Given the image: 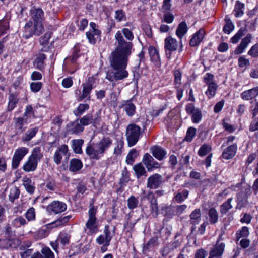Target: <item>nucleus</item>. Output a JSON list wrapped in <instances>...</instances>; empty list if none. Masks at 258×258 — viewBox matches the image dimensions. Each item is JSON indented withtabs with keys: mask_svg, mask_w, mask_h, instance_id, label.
<instances>
[{
	"mask_svg": "<svg viewBox=\"0 0 258 258\" xmlns=\"http://www.w3.org/2000/svg\"><path fill=\"white\" fill-rule=\"evenodd\" d=\"M245 28H241L237 33L231 38V42L234 44L237 43L239 39L245 35Z\"/></svg>",
	"mask_w": 258,
	"mask_h": 258,
	"instance_id": "54",
	"label": "nucleus"
},
{
	"mask_svg": "<svg viewBox=\"0 0 258 258\" xmlns=\"http://www.w3.org/2000/svg\"><path fill=\"white\" fill-rule=\"evenodd\" d=\"M110 137H103L99 142L90 143L86 149V153L90 159L98 160L103 156L106 151L112 145Z\"/></svg>",
	"mask_w": 258,
	"mask_h": 258,
	"instance_id": "2",
	"label": "nucleus"
},
{
	"mask_svg": "<svg viewBox=\"0 0 258 258\" xmlns=\"http://www.w3.org/2000/svg\"><path fill=\"white\" fill-rule=\"evenodd\" d=\"M190 224L195 225L199 224L201 218V213L200 209H196L190 215Z\"/></svg>",
	"mask_w": 258,
	"mask_h": 258,
	"instance_id": "37",
	"label": "nucleus"
},
{
	"mask_svg": "<svg viewBox=\"0 0 258 258\" xmlns=\"http://www.w3.org/2000/svg\"><path fill=\"white\" fill-rule=\"evenodd\" d=\"M245 5L239 1H236L234 9V16L235 17H239L244 14Z\"/></svg>",
	"mask_w": 258,
	"mask_h": 258,
	"instance_id": "36",
	"label": "nucleus"
},
{
	"mask_svg": "<svg viewBox=\"0 0 258 258\" xmlns=\"http://www.w3.org/2000/svg\"><path fill=\"white\" fill-rule=\"evenodd\" d=\"M122 107L128 116L132 117L135 115L136 107L132 102V99L125 101L122 105Z\"/></svg>",
	"mask_w": 258,
	"mask_h": 258,
	"instance_id": "30",
	"label": "nucleus"
},
{
	"mask_svg": "<svg viewBox=\"0 0 258 258\" xmlns=\"http://www.w3.org/2000/svg\"><path fill=\"white\" fill-rule=\"evenodd\" d=\"M115 38L116 48L109 57L110 66L114 71L107 73L106 77L110 82L122 80L128 76L125 69L133 47V44L126 41L119 31L116 33Z\"/></svg>",
	"mask_w": 258,
	"mask_h": 258,
	"instance_id": "1",
	"label": "nucleus"
},
{
	"mask_svg": "<svg viewBox=\"0 0 258 258\" xmlns=\"http://www.w3.org/2000/svg\"><path fill=\"white\" fill-rule=\"evenodd\" d=\"M207 85L208 87L207 91L206 92V94L209 98H211L216 94L218 86L215 83H211Z\"/></svg>",
	"mask_w": 258,
	"mask_h": 258,
	"instance_id": "47",
	"label": "nucleus"
},
{
	"mask_svg": "<svg viewBox=\"0 0 258 258\" xmlns=\"http://www.w3.org/2000/svg\"><path fill=\"white\" fill-rule=\"evenodd\" d=\"M196 129L193 127H190L187 130L185 140L187 142H191L196 136Z\"/></svg>",
	"mask_w": 258,
	"mask_h": 258,
	"instance_id": "58",
	"label": "nucleus"
},
{
	"mask_svg": "<svg viewBox=\"0 0 258 258\" xmlns=\"http://www.w3.org/2000/svg\"><path fill=\"white\" fill-rule=\"evenodd\" d=\"M51 32L48 31L39 38V42L41 45H48L49 40L51 37Z\"/></svg>",
	"mask_w": 258,
	"mask_h": 258,
	"instance_id": "61",
	"label": "nucleus"
},
{
	"mask_svg": "<svg viewBox=\"0 0 258 258\" xmlns=\"http://www.w3.org/2000/svg\"><path fill=\"white\" fill-rule=\"evenodd\" d=\"M211 150L210 145L204 144L200 147L198 154L200 156H204L208 154Z\"/></svg>",
	"mask_w": 258,
	"mask_h": 258,
	"instance_id": "56",
	"label": "nucleus"
},
{
	"mask_svg": "<svg viewBox=\"0 0 258 258\" xmlns=\"http://www.w3.org/2000/svg\"><path fill=\"white\" fill-rule=\"evenodd\" d=\"M101 120V117L98 114L94 117L91 113H88L79 119L83 127L90 124H93L94 126H95L100 124Z\"/></svg>",
	"mask_w": 258,
	"mask_h": 258,
	"instance_id": "13",
	"label": "nucleus"
},
{
	"mask_svg": "<svg viewBox=\"0 0 258 258\" xmlns=\"http://www.w3.org/2000/svg\"><path fill=\"white\" fill-rule=\"evenodd\" d=\"M248 54L253 58L258 57V42L251 47Z\"/></svg>",
	"mask_w": 258,
	"mask_h": 258,
	"instance_id": "64",
	"label": "nucleus"
},
{
	"mask_svg": "<svg viewBox=\"0 0 258 258\" xmlns=\"http://www.w3.org/2000/svg\"><path fill=\"white\" fill-rule=\"evenodd\" d=\"M77 25L79 30L83 31L88 25V21L85 18L82 19L80 21L78 19Z\"/></svg>",
	"mask_w": 258,
	"mask_h": 258,
	"instance_id": "62",
	"label": "nucleus"
},
{
	"mask_svg": "<svg viewBox=\"0 0 258 258\" xmlns=\"http://www.w3.org/2000/svg\"><path fill=\"white\" fill-rule=\"evenodd\" d=\"M142 161L148 171L160 168L161 167V164L149 153H146L144 155Z\"/></svg>",
	"mask_w": 258,
	"mask_h": 258,
	"instance_id": "15",
	"label": "nucleus"
},
{
	"mask_svg": "<svg viewBox=\"0 0 258 258\" xmlns=\"http://www.w3.org/2000/svg\"><path fill=\"white\" fill-rule=\"evenodd\" d=\"M139 155L138 151L135 149H132L128 153L126 159V162L127 164L133 165L136 158Z\"/></svg>",
	"mask_w": 258,
	"mask_h": 258,
	"instance_id": "43",
	"label": "nucleus"
},
{
	"mask_svg": "<svg viewBox=\"0 0 258 258\" xmlns=\"http://www.w3.org/2000/svg\"><path fill=\"white\" fill-rule=\"evenodd\" d=\"M133 169L137 178L139 179L142 176H147L145 168L141 163L134 165Z\"/></svg>",
	"mask_w": 258,
	"mask_h": 258,
	"instance_id": "38",
	"label": "nucleus"
},
{
	"mask_svg": "<svg viewBox=\"0 0 258 258\" xmlns=\"http://www.w3.org/2000/svg\"><path fill=\"white\" fill-rule=\"evenodd\" d=\"M97 207L90 205L88 211V219L86 223L85 231L88 235H92L99 231V223L96 217Z\"/></svg>",
	"mask_w": 258,
	"mask_h": 258,
	"instance_id": "3",
	"label": "nucleus"
},
{
	"mask_svg": "<svg viewBox=\"0 0 258 258\" xmlns=\"http://www.w3.org/2000/svg\"><path fill=\"white\" fill-rule=\"evenodd\" d=\"M23 185L26 191L30 195L34 193L35 190V183L29 177L25 176L22 179Z\"/></svg>",
	"mask_w": 258,
	"mask_h": 258,
	"instance_id": "28",
	"label": "nucleus"
},
{
	"mask_svg": "<svg viewBox=\"0 0 258 258\" xmlns=\"http://www.w3.org/2000/svg\"><path fill=\"white\" fill-rule=\"evenodd\" d=\"M80 51V45L79 43H77L73 48L72 55L70 57L66 58V63H69V61L73 65L75 68L73 69H69V73H74L78 68V64L77 62V59L79 57V53Z\"/></svg>",
	"mask_w": 258,
	"mask_h": 258,
	"instance_id": "12",
	"label": "nucleus"
},
{
	"mask_svg": "<svg viewBox=\"0 0 258 258\" xmlns=\"http://www.w3.org/2000/svg\"><path fill=\"white\" fill-rule=\"evenodd\" d=\"M162 182V176L159 174L155 173L148 178L147 187L150 189H157L160 186Z\"/></svg>",
	"mask_w": 258,
	"mask_h": 258,
	"instance_id": "16",
	"label": "nucleus"
},
{
	"mask_svg": "<svg viewBox=\"0 0 258 258\" xmlns=\"http://www.w3.org/2000/svg\"><path fill=\"white\" fill-rule=\"evenodd\" d=\"M67 208V204L59 201H53L46 207L47 211L50 214H57L64 212Z\"/></svg>",
	"mask_w": 258,
	"mask_h": 258,
	"instance_id": "11",
	"label": "nucleus"
},
{
	"mask_svg": "<svg viewBox=\"0 0 258 258\" xmlns=\"http://www.w3.org/2000/svg\"><path fill=\"white\" fill-rule=\"evenodd\" d=\"M151 151L153 156L159 161L162 160L167 154L164 148L157 146L151 147Z\"/></svg>",
	"mask_w": 258,
	"mask_h": 258,
	"instance_id": "24",
	"label": "nucleus"
},
{
	"mask_svg": "<svg viewBox=\"0 0 258 258\" xmlns=\"http://www.w3.org/2000/svg\"><path fill=\"white\" fill-rule=\"evenodd\" d=\"M258 95V87L246 90L240 94L241 98L244 100H250Z\"/></svg>",
	"mask_w": 258,
	"mask_h": 258,
	"instance_id": "26",
	"label": "nucleus"
},
{
	"mask_svg": "<svg viewBox=\"0 0 258 258\" xmlns=\"http://www.w3.org/2000/svg\"><path fill=\"white\" fill-rule=\"evenodd\" d=\"M90 29L86 33L89 42L92 44L96 43L97 39L101 36V31L99 26L94 22L90 23Z\"/></svg>",
	"mask_w": 258,
	"mask_h": 258,
	"instance_id": "10",
	"label": "nucleus"
},
{
	"mask_svg": "<svg viewBox=\"0 0 258 258\" xmlns=\"http://www.w3.org/2000/svg\"><path fill=\"white\" fill-rule=\"evenodd\" d=\"M83 139H74L72 140V148L75 153L81 154L83 152L82 146L84 144Z\"/></svg>",
	"mask_w": 258,
	"mask_h": 258,
	"instance_id": "40",
	"label": "nucleus"
},
{
	"mask_svg": "<svg viewBox=\"0 0 258 258\" xmlns=\"http://www.w3.org/2000/svg\"><path fill=\"white\" fill-rule=\"evenodd\" d=\"M29 149L26 147H19L14 152L12 158V168L16 169L19 167L21 161L28 153Z\"/></svg>",
	"mask_w": 258,
	"mask_h": 258,
	"instance_id": "9",
	"label": "nucleus"
},
{
	"mask_svg": "<svg viewBox=\"0 0 258 258\" xmlns=\"http://www.w3.org/2000/svg\"><path fill=\"white\" fill-rule=\"evenodd\" d=\"M83 87L82 91L80 90L75 91V95L77 98V100L79 102L83 101L84 99H86L87 100H90L91 96L90 94L92 89L91 87L82 85Z\"/></svg>",
	"mask_w": 258,
	"mask_h": 258,
	"instance_id": "17",
	"label": "nucleus"
},
{
	"mask_svg": "<svg viewBox=\"0 0 258 258\" xmlns=\"http://www.w3.org/2000/svg\"><path fill=\"white\" fill-rule=\"evenodd\" d=\"M30 14L33 22L42 23L44 20V13L41 8L33 6L30 10Z\"/></svg>",
	"mask_w": 258,
	"mask_h": 258,
	"instance_id": "21",
	"label": "nucleus"
},
{
	"mask_svg": "<svg viewBox=\"0 0 258 258\" xmlns=\"http://www.w3.org/2000/svg\"><path fill=\"white\" fill-rule=\"evenodd\" d=\"M27 222L25 219L22 217L19 216L15 218L12 222V225L16 228H20L27 224Z\"/></svg>",
	"mask_w": 258,
	"mask_h": 258,
	"instance_id": "46",
	"label": "nucleus"
},
{
	"mask_svg": "<svg viewBox=\"0 0 258 258\" xmlns=\"http://www.w3.org/2000/svg\"><path fill=\"white\" fill-rule=\"evenodd\" d=\"M20 194V190L16 186L11 188L9 196L10 201L13 203L16 199H17L19 198Z\"/></svg>",
	"mask_w": 258,
	"mask_h": 258,
	"instance_id": "53",
	"label": "nucleus"
},
{
	"mask_svg": "<svg viewBox=\"0 0 258 258\" xmlns=\"http://www.w3.org/2000/svg\"><path fill=\"white\" fill-rule=\"evenodd\" d=\"M123 146L124 141L122 140L117 141L114 150V154L116 156L120 155L122 153Z\"/></svg>",
	"mask_w": 258,
	"mask_h": 258,
	"instance_id": "57",
	"label": "nucleus"
},
{
	"mask_svg": "<svg viewBox=\"0 0 258 258\" xmlns=\"http://www.w3.org/2000/svg\"><path fill=\"white\" fill-rule=\"evenodd\" d=\"M115 19L118 22H121L126 20V15L125 12L122 10H118L115 12Z\"/></svg>",
	"mask_w": 258,
	"mask_h": 258,
	"instance_id": "63",
	"label": "nucleus"
},
{
	"mask_svg": "<svg viewBox=\"0 0 258 258\" xmlns=\"http://www.w3.org/2000/svg\"><path fill=\"white\" fill-rule=\"evenodd\" d=\"M9 29V23L7 19L0 20V37L6 34Z\"/></svg>",
	"mask_w": 258,
	"mask_h": 258,
	"instance_id": "44",
	"label": "nucleus"
},
{
	"mask_svg": "<svg viewBox=\"0 0 258 258\" xmlns=\"http://www.w3.org/2000/svg\"><path fill=\"white\" fill-rule=\"evenodd\" d=\"M18 95L16 93H11L9 96V102L7 110L11 112L17 106L19 102Z\"/></svg>",
	"mask_w": 258,
	"mask_h": 258,
	"instance_id": "32",
	"label": "nucleus"
},
{
	"mask_svg": "<svg viewBox=\"0 0 258 258\" xmlns=\"http://www.w3.org/2000/svg\"><path fill=\"white\" fill-rule=\"evenodd\" d=\"M232 201V198H229L227 201L224 202L220 206V212L221 214L223 215L226 214L229 209L232 208L231 202Z\"/></svg>",
	"mask_w": 258,
	"mask_h": 258,
	"instance_id": "52",
	"label": "nucleus"
},
{
	"mask_svg": "<svg viewBox=\"0 0 258 258\" xmlns=\"http://www.w3.org/2000/svg\"><path fill=\"white\" fill-rule=\"evenodd\" d=\"M225 24L223 28V31L225 33L229 34L234 28L233 23L230 18L226 17L225 18Z\"/></svg>",
	"mask_w": 258,
	"mask_h": 258,
	"instance_id": "45",
	"label": "nucleus"
},
{
	"mask_svg": "<svg viewBox=\"0 0 258 258\" xmlns=\"http://www.w3.org/2000/svg\"><path fill=\"white\" fill-rule=\"evenodd\" d=\"M178 47L177 41L171 36H168L165 39L164 48L168 58L171 56V52L176 51Z\"/></svg>",
	"mask_w": 258,
	"mask_h": 258,
	"instance_id": "14",
	"label": "nucleus"
},
{
	"mask_svg": "<svg viewBox=\"0 0 258 258\" xmlns=\"http://www.w3.org/2000/svg\"><path fill=\"white\" fill-rule=\"evenodd\" d=\"M225 248V243L223 241L222 235H220L215 245L211 249L208 258H222Z\"/></svg>",
	"mask_w": 258,
	"mask_h": 258,
	"instance_id": "7",
	"label": "nucleus"
},
{
	"mask_svg": "<svg viewBox=\"0 0 258 258\" xmlns=\"http://www.w3.org/2000/svg\"><path fill=\"white\" fill-rule=\"evenodd\" d=\"M205 35V31L204 29L201 28L194 34L191 38L189 45L191 47H195L200 44V43L203 40Z\"/></svg>",
	"mask_w": 258,
	"mask_h": 258,
	"instance_id": "23",
	"label": "nucleus"
},
{
	"mask_svg": "<svg viewBox=\"0 0 258 258\" xmlns=\"http://www.w3.org/2000/svg\"><path fill=\"white\" fill-rule=\"evenodd\" d=\"M134 27L132 26V28L131 29H129L126 28H123L122 29V31H119L121 34V35L123 36L122 34L124 35V37L126 38L127 40H128L130 41H132L134 38V34L132 32V30L134 29Z\"/></svg>",
	"mask_w": 258,
	"mask_h": 258,
	"instance_id": "55",
	"label": "nucleus"
},
{
	"mask_svg": "<svg viewBox=\"0 0 258 258\" xmlns=\"http://www.w3.org/2000/svg\"><path fill=\"white\" fill-rule=\"evenodd\" d=\"M252 38L251 34H247V35L242 39L240 44L234 50L235 54L238 55L243 52L244 50L247 48L248 44L251 42Z\"/></svg>",
	"mask_w": 258,
	"mask_h": 258,
	"instance_id": "22",
	"label": "nucleus"
},
{
	"mask_svg": "<svg viewBox=\"0 0 258 258\" xmlns=\"http://www.w3.org/2000/svg\"><path fill=\"white\" fill-rule=\"evenodd\" d=\"M21 240L16 237H5L0 238V249H16L21 245Z\"/></svg>",
	"mask_w": 258,
	"mask_h": 258,
	"instance_id": "8",
	"label": "nucleus"
},
{
	"mask_svg": "<svg viewBox=\"0 0 258 258\" xmlns=\"http://www.w3.org/2000/svg\"><path fill=\"white\" fill-rule=\"evenodd\" d=\"M141 136V128L139 126L135 123H130L127 126L125 136L128 147L135 145Z\"/></svg>",
	"mask_w": 258,
	"mask_h": 258,
	"instance_id": "5",
	"label": "nucleus"
},
{
	"mask_svg": "<svg viewBox=\"0 0 258 258\" xmlns=\"http://www.w3.org/2000/svg\"><path fill=\"white\" fill-rule=\"evenodd\" d=\"M41 252L43 258H55L54 254L48 247L42 248Z\"/></svg>",
	"mask_w": 258,
	"mask_h": 258,
	"instance_id": "60",
	"label": "nucleus"
},
{
	"mask_svg": "<svg viewBox=\"0 0 258 258\" xmlns=\"http://www.w3.org/2000/svg\"><path fill=\"white\" fill-rule=\"evenodd\" d=\"M43 157L40 147L34 148L29 157L27 161L24 163L22 169L26 172H33L36 170L38 162Z\"/></svg>",
	"mask_w": 258,
	"mask_h": 258,
	"instance_id": "4",
	"label": "nucleus"
},
{
	"mask_svg": "<svg viewBox=\"0 0 258 258\" xmlns=\"http://www.w3.org/2000/svg\"><path fill=\"white\" fill-rule=\"evenodd\" d=\"M46 59L45 54L39 53L34 60V65L35 68L41 72H43L45 69L44 61Z\"/></svg>",
	"mask_w": 258,
	"mask_h": 258,
	"instance_id": "29",
	"label": "nucleus"
},
{
	"mask_svg": "<svg viewBox=\"0 0 258 258\" xmlns=\"http://www.w3.org/2000/svg\"><path fill=\"white\" fill-rule=\"evenodd\" d=\"M89 109V105L88 104H80L77 108L74 111L76 116H81L84 112Z\"/></svg>",
	"mask_w": 258,
	"mask_h": 258,
	"instance_id": "48",
	"label": "nucleus"
},
{
	"mask_svg": "<svg viewBox=\"0 0 258 258\" xmlns=\"http://www.w3.org/2000/svg\"><path fill=\"white\" fill-rule=\"evenodd\" d=\"M83 164L81 160L74 158L70 160L69 164V170L72 172H77L83 167Z\"/></svg>",
	"mask_w": 258,
	"mask_h": 258,
	"instance_id": "31",
	"label": "nucleus"
},
{
	"mask_svg": "<svg viewBox=\"0 0 258 258\" xmlns=\"http://www.w3.org/2000/svg\"><path fill=\"white\" fill-rule=\"evenodd\" d=\"M188 191L187 190H183L182 192H178L174 197V200L177 203L182 202L186 199L188 196Z\"/></svg>",
	"mask_w": 258,
	"mask_h": 258,
	"instance_id": "51",
	"label": "nucleus"
},
{
	"mask_svg": "<svg viewBox=\"0 0 258 258\" xmlns=\"http://www.w3.org/2000/svg\"><path fill=\"white\" fill-rule=\"evenodd\" d=\"M15 126L16 130L20 131L21 133L24 132L25 127H24V125L27 123V118L25 117H19L14 118Z\"/></svg>",
	"mask_w": 258,
	"mask_h": 258,
	"instance_id": "33",
	"label": "nucleus"
},
{
	"mask_svg": "<svg viewBox=\"0 0 258 258\" xmlns=\"http://www.w3.org/2000/svg\"><path fill=\"white\" fill-rule=\"evenodd\" d=\"M181 73L179 70L174 71V84L176 88L180 87L181 84Z\"/></svg>",
	"mask_w": 258,
	"mask_h": 258,
	"instance_id": "59",
	"label": "nucleus"
},
{
	"mask_svg": "<svg viewBox=\"0 0 258 258\" xmlns=\"http://www.w3.org/2000/svg\"><path fill=\"white\" fill-rule=\"evenodd\" d=\"M208 216L210 224H214L217 222L218 220V213L215 208H211L209 210Z\"/></svg>",
	"mask_w": 258,
	"mask_h": 258,
	"instance_id": "42",
	"label": "nucleus"
},
{
	"mask_svg": "<svg viewBox=\"0 0 258 258\" xmlns=\"http://www.w3.org/2000/svg\"><path fill=\"white\" fill-rule=\"evenodd\" d=\"M187 26L185 21L180 23L176 30V35L181 39L187 33Z\"/></svg>",
	"mask_w": 258,
	"mask_h": 258,
	"instance_id": "39",
	"label": "nucleus"
},
{
	"mask_svg": "<svg viewBox=\"0 0 258 258\" xmlns=\"http://www.w3.org/2000/svg\"><path fill=\"white\" fill-rule=\"evenodd\" d=\"M68 151V146L66 144L61 145L54 153L53 156L54 162L58 165L60 164L61 162L62 156L66 155Z\"/></svg>",
	"mask_w": 258,
	"mask_h": 258,
	"instance_id": "20",
	"label": "nucleus"
},
{
	"mask_svg": "<svg viewBox=\"0 0 258 258\" xmlns=\"http://www.w3.org/2000/svg\"><path fill=\"white\" fill-rule=\"evenodd\" d=\"M150 59L155 66L159 67L160 66V58L158 50L154 46H151L148 49Z\"/></svg>",
	"mask_w": 258,
	"mask_h": 258,
	"instance_id": "27",
	"label": "nucleus"
},
{
	"mask_svg": "<svg viewBox=\"0 0 258 258\" xmlns=\"http://www.w3.org/2000/svg\"><path fill=\"white\" fill-rule=\"evenodd\" d=\"M23 37L28 39L33 35L38 36L44 31V27L42 23L29 21L25 25Z\"/></svg>",
	"mask_w": 258,
	"mask_h": 258,
	"instance_id": "6",
	"label": "nucleus"
},
{
	"mask_svg": "<svg viewBox=\"0 0 258 258\" xmlns=\"http://www.w3.org/2000/svg\"><path fill=\"white\" fill-rule=\"evenodd\" d=\"M70 238L71 236L69 234L65 232L60 233L58 237L57 240L64 246L69 244Z\"/></svg>",
	"mask_w": 258,
	"mask_h": 258,
	"instance_id": "49",
	"label": "nucleus"
},
{
	"mask_svg": "<svg viewBox=\"0 0 258 258\" xmlns=\"http://www.w3.org/2000/svg\"><path fill=\"white\" fill-rule=\"evenodd\" d=\"M237 150L236 143L233 144L225 148L221 156V157L226 160L233 158L236 155Z\"/></svg>",
	"mask_w": 258,
	"mask_h": 258,
	"instance_id": "19",
	"label": "nucleus"
},
{
	"mask_svg": "<svg viewBox=\"0 0 258 258\" xmlns=\"http://www.w3.org/2000/svg\"><path fill=\"white\" fill-rule=\"evenodd\" d=\"M39 130L38 127L29 129L22 137V141L26 142L30 141L34 137L37 133Z\"/></svg>",
	"mask_w": 258,
	"mask_h": 258,
	"instance_id": "34",
	"label": "nucleus"
},
{
	"mask_svg": "<svg viewBox=\"0 0 258 258\" xmlns=\"http://www.w3.org/2000/svg\"><path fill=\"white\" fill-rule=\"evenodd\" d=\"M138 197H136L134 196H131L127 200V206L131 210L136 208L138 207Z\"/></svg>",
	"mask_w": 258,
	"mask_h": 258,
	"instance_id": "50",
	"label": "nucleus"
},
{
	"mask_svg": "<svg viewBox=\"0 0 258 258\" xmlns=\"http://www.w3.org/2000/svg\"><path fill=\"white\" fill-rule=\"evenodd\" d=\"M161 237L160 232L159 231L155 233V235L152 237L146 243L144 244L143 251H148L150 248L157 246L159 244V238Z\"/></svg>",
	"mask_w": 258,
	"mask_h": 258,
	"instance_id": "25",
	"label": "nucleus"
},
{
	"mask_svg": "<svg viewBox=\"0 0 258 258\" xmlns=\"http://www.w3.org/2000/svg\"><path fill=\"white\" fill-rule=\"evenodd\" d=\"M237 208H241L245 206L247 203V196L244 192H240L237 195Z\"/></svg>",
	"mask_w": 258,
	"mask_h": 258,
	"instance_id": "35",
	"label": "nucleus"
},
{
	"mask_svg": "<svg viewBox=\"0 0 258 258\" xmlns=\"http://www.w3.org/2000/svg\"><path fill=\"white\" fill-rule=\"evenodd\" d=\"M67 127V132L71 134L78 135L84 130V127L79 121V119L69 123Z\"/></svg>",
	"mask_w": 258,
	"mask_h": 258,
	"instance_id": "18",
	"label": "nucleus"
},
{
	"mask_svg": "<svg viewBox=\"0 0 258 258\" xmlns=\"http://www.w3.org/2000/svg\"><path fill=\"white\" fill-rule=\"evenodd\" d=\"M249 234V229L247 227L243 226L236 233V241H239L241 238H246Z\"/></svg>",
	"mask_w": 258,
	"mask_h": 258,
	"instance_id": "41",
	"label": "nucleus"
}]
</instances>
